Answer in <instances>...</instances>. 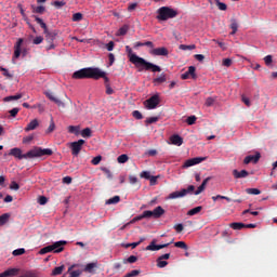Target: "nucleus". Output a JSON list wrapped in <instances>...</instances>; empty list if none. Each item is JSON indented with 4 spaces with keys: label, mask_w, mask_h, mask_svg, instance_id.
Masks as SVG:
<instances>
[{
    "label": "nucleus",
    "mask_w": 277,
    "mask_h": 277,
    "mask_svg": "<svg viewBox=\"0 0 277 277\" xmlns=\"http://www.w3.org/2000/svg\"><path fill=\"white\" fill-rule=\"evenodd\" d=\"M141 274V271H131L130 273H127L124 277H135Z\"/></svg>",
    "instance_id": "nucleus-53"
},
{
    "label": "nucleus",
    "mask_w": 277,
    "mask_h": 277,
    "mask_svg": "<svg viewBox=\"0 0 277 277\" xmlns=\"http://www.w3.org/2000/svg\"><path fill=\"white\" fill-rule=\"evenodd\" d=\"M157 267L158 268H164L166 266H168V261L162 260L161 258H157Z\"/></svg>",
    "instance_id": "nucleus-32"
},
{
    "label": "nucleus",
    "mask_w": 277,
    "mask_h": 277,
    "mask_svg": "<svg viewBox=\"0 0 277 277\" xmlns=\"http://www.w3.org/2000/svg\"><path fill=\"white\" fill-rule=\"evenodd\" d=\"M18 274V268H9L4 273H0V277H14Z\"/></svg>",
    "instance_id": "nucleus-23"
},
{
    "label": "nucleus",
    "mask_w": 277,
    "mask_h": 277,
    "mask_svg": "<svg viewBox=\"0 0 277 277\" xmlns=\"http://www.w3.org/2000/svg\"><path fill=\"white\" fill-rule=\"evenodd\" d=\"M163 214H166V210H163L161 206L156 207L153 211H146V215H148L149 219L150 217L159 219Z\"/></svg>",
    "instance_id": "nucleus-12"
},
{
    "label": "nucleus",
    "mask_w": 277,
    "mask_h": 277,
    "mask_svg": "<svg viewBox=\"0 0 277 277\" xmlns=\"http://www.w3.org/2000/svg\"><path fill=\"white\" fill-rule=\"evenodd\" d=\"M23 97L22 94H17V95H13V96H8L4 98V102H11V101H17L21 100Z\"/></svg>",
    "instance_id": "nucleus-41"
},
{
    "label": "nucleus",
    "mask_w": 277,
    "mask_h": 277,
    "mask_svg": "<svg viewBox=\"0 0 277 277\" xmlns=\"http://www.w3.org/2000/svg\"><path fill=\"white\" fill-rule=\"evenodd\" d=\"M233 176L235 179H246L249 176V171L246 169H242L240 171H238L237 169L233 170Z\"/></svg>",
    "instance_id": "nucleus-19"
},
{
    "label": "nucleus",
    "mask_w": 277,
    "mask_h": 277,
    "mask_svg": "<svg viewBox=\"0 0 277 277\" xmlns=\"http://www.w3.org/2000/svg\"><path fill=\"white\" fill-rule=\"evenodd\" d=\"M43 37H41V36H38V37H36L34 40H32V44H35V45H40L42 42H43Z\"/></svg>",
    "instance_id": "nucleus-49"
},
{
    "label": "nucleus",
    "mask_w": 277,
    "mask_h": 277,
    "mask_svg": "<svg viewBox=\"0 0 277 277\" xmlns=\"http://www.w3.org/2000/svg\"><path fill=\"white\" fill-rule=\"evenodd\" d=\"M201 210H202V207H201V206L196 207V208L189 210V211L187 212V215L193 216V215H195V214H198Z\"/></svg>",
    "instance_id": "nucleus-38"
},
{
    "label": "nucleus",
    "mask_w": 277,
    "mask_h": 277,
    "mask_svg": "<svg viewBox=\"0 0 277 277\" xmlns=\"http://www.w3.org/2000/svg\"><path fill=\"white\" fill-rule=\"evenodd\" d=\"M259 160H261V153H255V155H248L243 159L245 164H250V163H258Z\"/></svg>",
    "instance_id": "nucleus-16"
},
{
    "label": "nucleus",
    "mask_w": 277,
    "mask_h": 277,
    "mask_svg": "<svg viewBox=\"0 0 277 277\" xmlns=\"http://www.w3.org/2000/svg\"><path fill=\"white\" fill-rule=\"evenodd\" d=\"M196 120H197V117H196V116H190V117L187 118L186 122H187L189 126H192V124H194V123L196 122Z\"/></svg>",
    "instance_id": "nucleus-57"
},
{
    "label": "nucleus",
    "mask_w": 277,
    "mask_h": 277,
    "mask_svg": "<svg viewBox=\"0 0 277 277\" xmlns=\"http://www.w3.org/2000/svg\"><path fill=\"white\" fill-rule=\"evenodd\" d=\"M174 247L182 250H188V247L185 241H176L174 242Z\"/></svg>",
    "instance_id": "nucleus-36"
},
{
    "label": "nucleus",
    "mask_w": 277,
    "mask_h": 277,
    "mask_svg": "<svg viewBox=\"0 0 277 277\" xmlns=\"http://www.w3.org/2000/svg\"><path fill=\"white\" fill-rule=\"evenodd\" d=\"M145 241V238H141L138 241L136 242H131V243H127L124 245L126 249L132 248V249H136L138 246H141L143 242Z\"/></svg>",
    "instance_id": "nucleus-26"
},
{
    "label": "nucleus",
    "mask_w": 277,
    "mask_h": 277,
    "mask_svg": "<svg viewBox=\"0 0 277 277\" xmlns=\"http://www.w3.org/2000/svg\"><path fill=\"white\" fill-rule=\"evenodd\" d=\"M172 243H173V240L168 243L157 245V239H153L151 242L146 247V251H151V252L160 251L162 249L168 248Z\"/></svg>",
    "instance_id": "nucleus-8"
},
{
    "label": "nucleus",
    "mask_w": 277,
    "mask_h": 277,
    "mask_svg": "<svg viewBox=\"0 0 277 277\" xmlns=\"http://www.w3.org/2000/svg\"><path fill=\"white\" fill-rule=\"evenodd\" d=\"M81 136L83 138H90L92 136V131L90 128H85L81 131Z\"/></svg>",
    "instance_id": "nucleus-31"
},
{
    "label": "nucleus",
    "mask_w": 277,
    "mask_h": 277,
    "mask_svg": "<svg viewBox=\"0 0 277 277\" xmlns=\"http://www.w3.org/2000/svg\"><path fill=\"white\" fill-rule=\"evenodd\" d=\"M206 160H207V157H194V158L187 159L183 164V168L187 169V168L197 166Z\"/></svg>",
    "instance_id": "nucleus-11"
},
{
    "label": "nucleus",
    "mask_w": 277,
    "mask_h": 277,
    "mask_svg": "<svg viewBox=\"0 0 277 277\" xmlns=\"http://www.w3.org/2000/svg\"><path fill=\"white\" fill-rule=\"evenodd\" d=\"M161 101L159 100V95H153L150 98H148L146 103V108L147 109H155L158 107L159 103Z\"/></svg>",
    "instance_id": "nucleus-13"
},
{
    "label": "nucleus",
    "mask_w": 277,
    "mask_h": 277,
    "mask_svg": "<svg viewBox=\"0 0 277 277\" xmlns=\"http://www.w3.org/2000/svg\"><path fill=\"white\" fill-rule=\"evenodd\" d=\"M214 103H215V98L213 97L206 98V106L211 107L214 105Z\"/></svg>",
    "instance_id": "nucleus-52"
},
{
    "label": "nucleus",
    "mask_w": 277,
    "mask_h": 277,
    "mask_svg": "<svg viewBox=\"0 0 277 277\" xmlns=\"http://www.w3.org/2000/svg\"><path fill=\"white\" fill-rule=\"evenodd\" d=\"M65 266L64 265H60V266H55V268H53L52 271V276H60L64 273Z\"/></svg>",
    "instance_id": "nucleus-27"
},
{
    "label": "nucleus",
    "mask_w": 277,
    "mask_h": 277,
    "mask_svg": "<svg viewBox=\"0 0 277 277\" xmlns=\"http://www.w3.org/2000/svg\"><path fill=\"white\" fill-rule=\"evenodd\" d=\"M31 9H32V13L43 14L45 12V8L44 6L31 5Z\"/></svg>",
    "instance_id": "nucleus-37"
},
{
    "label": "nucleus",
    "mask_w": 277,
    "mask_h": 277,
    "mask_svg": "<svg viewBox=\"0 0 277 277\" xmlns=\"http://www.w3.org/2000/svg\"><path fill=\"white\" fill-rule=\"evenodd\" d=\"M25 253H26V249L25 248L15 249L13 251V255L14 256H21V255H24Z\"/></svg>",
    "instance_id": "nucleus-40"
},
{
    "label": "nucleus",
    "mask_w": 277,
    "mask_h": 277,
    "mask_svg": "<svg viewBox=\"0 0 277 277\" xmlns=\"http://www.w3.org/2000/svg\"><path fill=\"white\" fill-rule=\"evenodd\" d=\"M195 190V186L190 185L187 189H182L181 192H174L169 195L168 199H176L185 197L187 194L193 193Z\"/></svg>",
    "instance_id": "nucleus-10"
},
{
    "label": "nucleus",
    "mask_w": 277,
    "mask_h": 277,
    "mask_svg": "<svg viewBox=\"0 0 277 277\" xmlns=\"http://www.w3.org/2000/svg\"><path fill=\"white\" fill-rule=\"evenodd\" d=\"M248 195H261V192L258 188H248L246 189Z\"/></svg>",
    "instance_id": "nucleus-44"
},
{
    "label": "nucleus",
    "mask_w": 277,
    "mask_h": 277,
    "mask_svg": "<svg viewBox=\"0 0 277 277\" xmlns=\"http://www.w3.org/2000/svg\"><path fill=\"white\" fill-rule=\"evenodd\" d=\"M101 77H105L104 71L98 67H84L74 71L72 79H94L98 80Z\"/></svg>",
    "instance_id": "nucleus-2"
},
{
    "label": "nucleus",
    "mask_w": 277,
    "mask_h": 277,
    "mask_svg": "<svg viewBox=\"0 0 277 277\" xmlns=\"http://www.w3.org/2000/svg\"><path fill=\"white\" fill-rule=\"evenodd\" d=\"M229 228H233V230H242V228H246V224H243V223H230Z\"/></svg>",
    "instance_id": "nucleus-29"
},
{
    "label": "nucleus",
    "mask_w": 277,
    "mask_h": 277,
    "mask_svg": "<svg viewBox=\"0 0 277 277\" xmlns=\"http://www.w3.org/2000/svg\"><path fill=\"white\" fill-rule=\"evenodd\" d=\"M30 150H28L27 153L23 154V150L18 147H14L10 150V156H13L15 158H17L18 160H28L31 159V156L29 155Z\"/></svg>",
    "instance_id": "nucleus-7"
},
{
    "label": "nucleus",
    "mask_w": 277,
    "mask_h": 277,
    "mask_svg": "<svg viewBox=\"0 0 277 277\" xmlns=\"http://www.w3.org/2000/svg\"><path fill=\"white\" fill-rule=\"evenodd\" d=\"M179 49L181 51H193L196 49V45L195 44H189V45H186V44H180Z\"/></svg>",
    "instance_id": "nucleus-33"
},
{
    "label": "nucleus",
    "mask_w": 277,
    "mask_h": 277,
    "mask_svg": "<svg viewBox=\"0 0 277 277\" xmlns=\"http://www.w3.org/2000/svg\"><path fill=\"white\" fill-rule=\"evenodd\" d=\"M215 5L220 11H226L227 10V4L220 2L219 0L215 1Z\"/></svg>",
    "instance_id": "nucleus-42"
},
{
    "label": "nucleus",
    "mask_w": 277,
    "mask_h": 277,
    "mask_svg": "<svg viewBox=\"0 0 277 277\" xmlns=\"http://www.w3.org/2000/svg\"><path fill=\"white\" fill-rule=\"evenodd\" d=\"M126 34H128V26L119 28V36H126Z\"/></svg>",
    "instance_id": "nucleus-58"
},
{
    "label": "nucleus",
    "mask_w": 277,
    "mask_h": 277,
    "mask_svg": "<svg viewBox=\"0 0 277 277\" xmlns=\"http://www.w3.org/2000/svg\"><path fill=\"white\" fill-rule=\"evenodd\" d=\"M10 216L11 215L9 213L0 215V226H4V224H8Z\"/></svg>",
    "instance_id": "nucleus-30"
},
{
    "label": "nucleus",
    "mask_w": 277,
    "mask_h": 277,
    "mask_svg": "<svg viewBox=\"0 0 277 277\" xmlns=\"http://www.w3.org/2000/svg\"><path fill=\"white\" fill-rule=\"evenodd\" d=\"M68 131H69V133H74L75 135H78V133L80 131V127L79 126H69Z\"/></svg>",
    "instance_id": "nucleus-39"
},
{
    "label": "nucleus",
    "mask_w": 277,
    "mask_h": 277,
    "mask_svg": "<svg viewBox=\"0 0 277 277\" xmlns=\"http://www.w3.org/2000/svg\"><path fill=\"white\" fill-rule=\"evenodd\" d=\"M147 211H144L141 215H137L131 220V224H134L135 222H141L143 219H149V215H146Z\"/></svg>",
    "instance_id": "nucleus-28"
},
{
    "label": "nucleus",
    "mask_w": 277,
    "mask_h": 277,
    "mask_svg": "<svg viewBox=\"0 0 277 277\" xmlns=\"http://www.w3.org/2000/svg\"><path fill=\"white\" fill-rule=\"evenodd\" d=\"M95 268H97V262H91L85 265L83 272L93 274Z\"/></svg>",
    "instance_id": "nucleus-24"
},
{
    "label": "nucleus",
    "mask_w": 277,
    "mask_h": 277,
    "mask_svg": "<svg viewBox=\"0 0 277 277\" xmlns=\"http://www.w3.org/2000/svg\"><path fill=\"white\" fill-rule=\"evenodd\" d=\"M66 240H60V241H55L52 245L45 246L43 248H41L39 250V254L40 255H44L51 252L54 253H62L64 251V246H66Z\"/></svg>",
    "instance_id": "nucleus-3"
},
{
    "label": "nucleus",
    "mask_w": 277,
    "mask_h": 277,
    "mask_svg": "<svg viewBox=\"0 0 277 277\" xmlns=\"http://www.w3.org/2000/svg\"><path fill=\"white\" fill-rule=\"evenodd\" d=\"M150 171H142L141 173H140V177L141 179H145V180H148L149 181V179H150Z\"/></svg>",
    "instance_id": "nucleus-46"
},
{
    "label": "nucleus",
    "mask_w": 277,
    "mask_h": 277,
    "mask_svg": "<svg viewBox=\"0 0 277 277\" xmlns=\"http://www.w3.org/2000/svg\"><path fill=\"white\" fill-rule=\"evenodd\" d=\"M1 71H3V76L8 77L9 79H12L13 76L11 72H9V70L4 67H1Z\"/></svg>",
    "instance_id": "nucleus-56"
},
{
    "label": "nucleus",
    "mask_w": 277,
    "mask_h": 277,
    "mask_svg": "<svg viewBox=\"0 0 277 277\" xmlns=\"http://www.w3.org/2000/svg\"><path fill=\"white\" fill-rule=\"evenodd\" d=\"M126 52L128 53L130 63L133 64L136 68H138V71L151 70L153 72H161V67L159 65L148 62L144 57H141L137 54L133 53L131 47L126 45Z\"/></svg>",
    "instance_id": "nucleus-1"
},
{
    "label": "nucleus",
    "mask_w": 277,
    "mask_h": 277,
    "mask_svg": "<svg viewBox=\"0 0 277 277\" xmlns=\"http://www.w3.org/2000/svg\"><path fill=\"white\" fill-rule=\"evenodd\" d=\"M174 229L177 234H181L184 229L183 224L180 223V224L174 225Z\"/></svg>",
    "instance_id": "nucleus-59"
},
{
    "label": "nucleus",
    "mask_w": 277,
    "mask_h": 277,
    "mask_svg": "<svg viewBox=\"0 0 277 277\" xmlns=\"http://www.w3.org/2000/svg\"><path fill=\"white\" fill-rule=\"evenodd\" d=\"M53 154L54 151L51 148H42L39 146H35L34 148L29 149L30 159L41 158L44 156L51 157L53 156Z\"/></svg>",
    "instance_id": "nucleus-4"
},
{
    "label": "nucleus",
    "mask_w": 277,
    "mask_h": 277,
    "mask_svg": "<svg viewBox=\"0 0 277 277\" xmlns=\"http://www.w3.org/2000/svg\"><path fill=\"white\" fill-rule=\"evenodd\" d=\"M157 13V19L159 21H168L169 18H173L177 15V12L169 6L158 9Z\"/></svg>",
    "instance_id": "nucleus-5"
},
{
    "label": "nucleus",
    "mask_w": 277,
    "mask_h": 277,
    "mask_svg": "<svg viewBox=\"0 0 277 277\" xmlns=\"http://www.w3.org/2000/svg\"><path fill=\"white\" fill-rule=\"evenodd\" d=\"M101 161H102V156L98 155V156L94 157V158L91 160V163H92L93 166H98Z\"/></svg>",
    "instance_id": "nucleus-48"
},
{
    "label": "nucleus",
    "mask_w": 277,
    "mask_h": 277,
    "mask_svg": "<svg viewBox=\"0 0 277 277\" xmlns=\"http://www.w3.org/2000/svg\"><path fill=\"white\" fill-rule=\"evenodd\" d=\"M81 275V271H71L69 273V277H79Z\"/></svg>",
    "instance_id": "nucleus-61"
},
{
    "label": "nucleus",
    "mask_w": 277,
    "mask_h": 277,
    "mask_svg": "<svg viewBox=\"0 0 277 277\" xmlns=\"http://www.w3.org/2000/svg\"><path fill=\"white\" fill-rule=\"evenodd\" d=\"M44 95L52 102H54L58 107H65L66 105L58 100L57 97H55L54 93L52 92H44Z\"/></svg>",
    "instance_id": "nucleus-18"
},
{
    "label": "nucleus",
    "mask_w": 277,
    "mask_h": 277,
    "mask_svg": "<svg viewBox=\"0 0 277 277\" xmlns=\"http://www.w3.org/2000/svg\"><path fill=\"white\" fill-rule=\"evenodd\" d=\"M230 29H232L230 35L235 36L237 34V31H238V23L236 21H232Z\"/></svg>",
    "instance_id": "nucleus-35"
},
{
    "label": "nucleus",
    "mask_w": 277,
    "mask_h": 277,
    "mask_svg": "<svg viewBox=\"0 0 277 277\" xmlns=\"http://www.w3.org/2000/svg\"><path fill=\"white\" fill-rule=\"evenodd\" d=\"M166 81H168V76H166V72H161L160 76H158V78H154L153 83L155 85H161Z\"/></svg>",
    "instance_id": "nucleus-22"
},
{
    "label": "nucleus",
    "mask_w": 277,
    "mask_h": 277,
    "mask_svg": "<svg viewBox=\"0 0 277 277\" xmlns=\"http://www.w3.org/2000/svg\"><path fill=\"white\" fill-rule=\"evenodd\" d=\"M217 198L224 199V200H226V201H228V202L233 201L230 198H228V197H226V196H221V195H217V196L212 197V200L216 201Z\"/></svg>",
    "instance_id": "nucleus-54"
},
{
    "label": "nucleus",
    "mask_w": 277,
    "mask_h": 277,
    "mask_svg": "<svg viewBox=\"0 0 277 277\" xmlns=\"http://www.w3.org/2000/svg\"><path fill=\"white\" fill-rule=\"evenodd\" d=\"M149 53L153 56H168L169 51H168V48L160 47V48H156V49L150 50Z\"/></svg>",
    "instance_id": "nucleus-15"
},
{
    "label": "nucleus",
    "mask_w": 277,
    "mask_h": 277,
    "mask_svg": "<svg viewBox=\"0 0 277 277\" xmlns=\"http://www.w3.org/2000/svg\"><path fill=\"white\" fill-rule=\"evenodd\" d=\"M82 14L81 13H75L74 15H72V21L74 22H80L81 19H82Z\"/></svg>",
    "instance_id": "nucleus-55"
},
{
    "label": "nucleus",
    "mask_w": 277,
    "mask_h": 277,
    "mask_svg": "<svg viewBox=\"0 0 277 277\" xmlns=\"http://www.w3.org/2000/svg\"><path fill=\"white\" fill-rule=\"evenodd\" d=\"M210 180H211V177H206L203 180V183L201 184V186L198 187V189L195 192L196 196L200 195L206 189V186H207V184L209 183Z\"/></svg>",
    "instance_id": "nucleus-25"
},
{
    "label": "nucleus",
    "mask_w": 277,
    "mask_h": 277,
    "mask_svg": "<svg viewBox=\"0 0 277 277\" xmlns=\"http://www.w3.org/2000/svg\"><path fill=\"white\" fill-rule=\"evenodd\" d=\"M170 142L172 145L180 147L183 144V138L179 134H173L170 136Z\"/></svg>",
    "instance_id": "nucleus-21"
},
{
    "label": "nucleus",
    "mask_w": 277,
    "mask_h": 277,
    "mask_svg": "<svg viewBox=\"0 0 277 277\" xmlns=\"http://www.w3.org/2000/svg\"><path fill=\"white\" fill-rule=\"evenodd\" d=\"M192 77L193 79H197V74H196V67L195 66H189L188 70L182 74L181 79L182 80H187Z\"/></svg>",
    "instance_id": "nucleus-14"
},
{
    "label": "nucleus",
    "mask_w": 277,
    "mask_h": 277,
    "mask_svg": "<svg viewBox=\"0 0 277 277\" xmlns=\"http://www.w3.org/2000/svg\"><path fill=\"white\" fill-rule=\"evenodd\" d=\"M222 65L224 67H230L233 65V60L232 58H223Z\"/></svg>",
    "instance_id": "nucleus-47"
},
{
    "label": "nucleus",
    "mask_w": 277,
    "mask_h": 277,
    "mask_svg": "<svg viewBox=\"0 0 277 277\" xmlns=\"http://www.w3.org/2000/svg\"><path fill=\"white\" fill-rule=\"evenodd\" d=\"M264 62H265L266 66H269L273 62V56L272 55H266L264 57Z\"/></svg>",
    "instance_id": "nucleus-60"
},
{
    "label": "nucleus",
    "mask_w": 277,
    "mask_h": 277,
    "mask_svg": "<svg viewBox=\"0 0 277 277\" xmlns=\"http://www.w3.org/2000/svg\"><path fill=\"white\" fill-rule=\"evenodd\" d=\"M159 175H151L149 179V185L155 186L158 183Z\"/></svg>",
    "instance_id": "nucleus-45"
},
{
    "label": "nucleus",
    "mask_w": 277,
    "mask_h": 277,
    "mask_svg": "<svg viewBox=\"0 0 277 277\" xmlns=\"http://www.w3.org/2000/svg\"><path fill=\"white\" fill-rule=\"evenodd\" d=\"M120 202V197L119 196H115L113 198H110L109 200L106 201L107 205H116Z\"/></svg>",
    "instance_id": "nucleus-43"
},
{
    "label": "nucleus",
    "mask_w": 277,
    "mask_h": 277,
    "mask_svg": "<svg viewBox=\"0 0 277 277\" xmlns=\"http://www.w3.org/2000/svg\"><path fill=\"white\" fill-rule=\"evenodd\" d=\"M24 40L22 38L17 39V43H15V51H14V56H13V62L17 58H19L21 53H22V44H23Z\"/></svg>",
    "instance_id": "nucleus-17"
},
{
    "label": "nucleus",
    "mask_w": 277,
    "mask_h": 277,
    "mask_svg": "<svg viewBox=\"0 0 277 277\" xmlns=\"http://www.w3.org/2000/svg\"><path fill=\"white\" fill-rule=\"evenodd\" d=\"M39 120L38 119H32L25 128L24 131L26 133H29V131H35V129H38L39 127Z\"/></svg>",
    "instance_id": "nucleus-20"
},
{
    "label": "nucleus",
    "mask_w": 277,
    "mask_h": 277,
    "mask_svg": "<svg viewBox=\"0 0 277 277\" xmlns=\"http://www.w3.org/2000/svg\"><path fill=\"white\" fill-rule=\"evenodd\" d=\"M35 21L40 25L41 29H43V34L45 35V41L48 43H53L56 39V34L55 32H50L48 25L43 22L42 18L38 16H34Z\"/></svg>",
    "instance_id": "nucleus-6"
},
{
    "label": "nucleus",
    "mask_w": 277,
    "mask_h": 277,
    "mask_svg": "<svg viewBox=\"0 0 277 277\" xmlns=\"http://www.w3.org/2000/svg\"><path fill=\"white\" fill-rule=\"evenodd\" d=\"M115 93V91L113 90V88L110 85L106 87V94L107 95H113Z\"/></svg>",
    "instance_id": "nucleus-64"
},
{
    "label": "nucleus",
    "mask_w": 277,
    "mask_h": 277,
    "mask_svg": "<svg viewBox=\"0 0 277 277\" xmlns=\"http://www.w3.org/2000/svg\"><path fill=\"white\" fill-rule=\"evenodd\" d=\"M19 277H37V275H35V273L27 272V273H24V275H19Z\"/></svg>",
    "instance_id": "nucleus-63"
},
{
    "label": "nucleus",
    "mask_w": 277,
    "mask_h": 277,
    "mask_svg": "<svg viewBox=\"0 0 277 277\" xmlns=\"http://www.w3.org/2000/svg\"><path fill=\"white\" fill-rule=\"evenodd\" d=\"M132 116L137 120L143 119V114L140 110L132 111Z\"/></svg>",
    "instance_id": "nucleus-50"
},
{
    "label": "nucleus",
    "mask_w": 277,
    "mask_h": 277,
    "mask_svg": "<svg viewBox=\"0 0 277 277\" xmlns=\"http://www.w3.org/2000/svg\"><path fill=\"white\" fill-rule=\"evenodd\" d=\"M129 161V156L127 154H121L117 157V162L127 163Z\"/></svg>",
    "instance_id": "nucleus-34"
},
{
    "label": "nucleus",
    "mask_w": 277,
    "mask_h": 277,
    "mask_svg": "<svg viewBox=\"0 0 277 277\" xmlns=\"http://www.w3.org/2000/svg\"><path fill=\"white\" fill-rule=\"evenodd\" d=\"M19 108H13L12 110H10V115L15 118L17 116V114L19 113Z\"/></svg>",
    "instance_id": "nucleus-62"
},
{
    "label": "nucleus",
    "mask_w": 277,
    "mask_h": 277,
    "mask_svg": "<svg viewBox=\"0 0 277 277\" xmlns=\"http://www.w3.org/2000/svg\"><path fill=\"white\" fill-rule=\"evenodd\" d=\"M85 144L84 140H78L77 142H71L69 148L71 149V155L77 157L81 149L82 146Z\"/></svg>",
    "instance_id": "nucleus-9"
},
{
    "label": "nucleus",
    "mask_w": 277,
    "mask_h": 277,
    "mask_svg": "<svg viewBox=\"0 0 277 277\" xmlns=\"http://www.w3.org/2000/svg\"><path fill=\"white\" fill-rule=\"evenodd\" d=\"M159 121V117H150L145 120L147 124H151Z\"/></svg>",
    "instance_id": "nucleus-51"
}]
</instances>
